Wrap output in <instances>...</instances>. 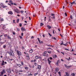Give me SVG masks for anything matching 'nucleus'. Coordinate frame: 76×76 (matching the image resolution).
Here are the masks:
<instances>
[{
  "mask_svg": "<svg viewBox=\"0 0 76 76\" xmlns=\"http://www.w3.org/2000/svg\"><path fill=\"white\" fill-rule=\"evenodd\" d=\"M18 54L19 56V58H20V56H22V53H21V52H20L19 51H18V50H17Z\"/></svg>",
  "mask_w": 76,
  "mask_h": 76,
  "instance_id": "obj_1",
  "label": "nucleus"
},
{
  "mask_svg": "<svg viewBox=\"0 0 76 76\" xmlns=\"http://www.w3.org/2000/svg\"><path fill=\"white\" fill-rule=\"evenodd\" d=\"M70 4H71L70 7H71L72 6H73V4H76V3H75V2L74 1L72 3H70Z\"/></svg>",
  "mask_w": 76,
  "mask_h": 76,
  "instance_id": "obj_2",
  "label": "nucleus"
},
{
  "mask_svg": "<svg viewBox=\"0 0 76 76\" xmlns=\"http://www.w3.org/2000/svg\"><path fill=\"white\" fill-rule=\"evenodd\" d=\"M1 7H2L3 8H6V7H7V6H4L3 5V4L2 3H1Z\"/></svg>",
  "mask_w": 76,
  "mask_h": 76,
  "instance_id": "obj_3",
  "label": "nucleus"
},
{
  "mask_svg": "<svg viewBox=\"0 0 76 76\" xmlns=\"http://www.w3.org/2000/svg\"><path fill=\"white\" fill-rule=\"evenodd\" d=\"M14 11L15 12H17V13H19V10H18L16 9H15Z\"/></svg>",
  "mask_w": 76,
  "mask_h": 76,
  "instance_id": "obj_4",
  "label": "nucleus"
},
{
  "mask_svg": "<svg viewBox=\"0 0 76 76\" xmlns=\"http://www.w3.org/2000/svg\"><path fill=\"white\" fill-rule=\"evenodd\" d=\"M7 71L9 73H11V70L10 69H7Z\"/></svg>",
  "mask_w": 76,
  "mask_h": 76,
  "instance_id": "obj_5",
  "label": "nucleus"
},
{
  "mask_svg": "<svg viewBox=\"0 0 76 76\" xmlns=\"http://www.w3.org/2000/svg\"><path fill=\"white\" fill-rule=\"evenodd\" d=\"M8 14H10V15H13V12H12L11 11H9L8 12Z\"/></svg>",
  "mask_w": 76,
  "mask_h": 76,
  "instance_id": "obj_6",
  "label": "nucleus"
},
{
  "mask_svg": "<svg viewBox=\"0 0 76 76\" xmlns=\"http://www.w3.org/2000/svg\"><path fill=\"white\" fill-rule=\"evenodd\" d=\"M21 31H26L25 28H23V27H21Z\"/></svg>",
  "mask_w": 76,
  "mask_h": 76,
  "instance_id": "obj_7",
  "label": "nucleus"
},
{
  "mask_svg": "<svg viewBox=\"0 0 76 76\" xmlns=\"http://www.w3.org/2000/svg\"><path fill=\"white\" fill-rule=\"evenodd\" d=\"M48 63L49 64H50V63H51V61H50V60H49V58H48Z\"/></svg>",
  "mask_w": 76,
  "mask_h": 76,
  "instance_id": "obj_8",
  "label": "nucleus"
},
{
  "mask_svg": "<svg viewBox=\"0 0 76 76\" xmlns=\"http://www.w3.org/2000/svg\"><path fill=\"white\" fill-rule=\"evenodd\" d=\"M14 53H13V52L12 51V53L10 56H14Z\"/></svg>",
  "mask_w": 76,
  "mask_h": 76,
  "instance_id": "obj_9",
  "label": "nucleus"
},
{
  "mask_svg": "<svg viewBox=\"0 0 76 76\" xmlns=\"http://www.w3.org/2000/svg\"><path fill=\"white\" fill-rule=\"evenodd\" d=\"M47 27L48 28V29H51V27L49 25L47 26Z\"/></svg>",
  "mask_w": 76,
  "mask_h": 76,
  "instance_id": "obj_10",
  "label": "nucleus"
},
{
  "mask_svg": "<svg viewBox=\"0 0 76 76\" xmlns=\"http://www.w3.org/2000/svg\"><path fill=\"white\" fill-rule=\"evenodd\" d=\"M4 61H3L2 63L1 64V66H3V65H4Z\"/></svg>",
  "mask_w": 76,
  "mask_h": 76,
  "instance_id": "obj_11",
  "label": "nucleus"
},
{
  "mask_svg": "<svg viewBox=\"0 0 76 76\" xmlns=\"http://www.w3.org/2000/svg\"><path fill=\"white\" fill-rule=\"evenodd\" d=\"M37 39H38V41H39V43H40V44H41V41L39 40V38H37Z\"/></svg>",
  "mask_w": 76,
  "mask_h": 76,
  "instance_id": "obj_12",
  "label": "nucleus"
},
{
  "mask_svg": "<svg viewBox=\"0 0 76 76\" xmlns=\"http://www.w3.org/2000/svg\"><path fill=\"white\" fill-rule=\"evenodd\" d=\"M26 57L27 59L28 60H29V56H27Z\"/></svg>",
  "mask_w": 76,
  "mask_h": 76,
  "instance_id": "obj_13",
  "label": "nucleus"
},
{
  "mask_svg": "<svg viewBox=\"0 0 76 76\" xmlns=\"http://www.w3.org/2000/svg\"><path fill=\"white\" fill-rule=\"evenodd\" d=\"M29 52L30 53H32L33 52V50L31 49V50H30Z\"/></svg>",
  "mask_w": 76,
  "mask_h": 76,
  "instance_id": "obj_14",
  "label": "nucleus"
},
{
  "mask_svg": "<svg viewBox=\"0 0 76 76\" xmlns=\"http://www.w3.org/2000/svg\"><path fill=\"white\" fill-rule=\"evenodd\" d=\"M2 72H3V73H6V71H5V70L4 69L3 70Z\"/></svg>",
  "mask_w": 76,
  "mask_h": 76,
  "instance_id": "obj_15",
  "label": "nucleus"
},
{
  "mask_svg": "<svg viewBox=\"0 0 76 76\" xmlns=\"http://www.w3.org/2000/svg\"><path fill=\"white\" fill-rule=\"evenodd\" d=\"M12 53V52H9V53H8L9 54H10V56H11V54Z\"/></svg>",
  "mask_w": 76,
  "mask_h": 76,
  "instance_id": "obj_16",
  "label": "nucleus"
},
{
  "mask_svg": "<svg viewBox=\"0 0 76 76\" xmlns=\"http://www.w3.org/2000/svg\"><path fill=\"white\" fill-rule=\"evenodd\" d=\"M44 25V24L42 23H40V26H42Z\"/></svg>",
  "mask_w": 76,
  "mask_h": 76,
  "instance_id": "obj_17",
  "label": "nucleus"
},
{
  "mask_svg": "<svg viewBox=\"0 0 76 76\" xmlns=\"http://www.w3.org/2000/svg\"><path fill=\"white\" fill-rule=\"evenodd\" d=\"M17 66H19V67H20V66H22V65H20V64H17Z\"/></svg>",
  "mask_w": 76,
  "mask_h": 76,
  "instance_id": "obj_18",
  "label": "nucleus"
},
{
  "mask_svg": "<svg viewBox=\"0 0 76 76\" xmlns=\"http://www.w3.org/2000/svg\"><path fill=\"white\" fill-rule=\"evenodd\" d=\"M17 31H20V29H19V28H17Z\"/></svg>",
  "mask_w": 76,
  "mask_h": 76,
  "instance_id": "obj_19",
  "label": "nucleus"
},
{
  "mask_svg": "<svg viewBox=\"0 0 76 76\" xmlns=\"http://www.w3.org/2000/svg\"><path fill=\"white\" fill-rule=\"evenodd\" d=\"M19 19H18L17 20V23H19Z\"/></svg>",
  "mask_w": 76,
  "mask_h": 76,
  "instance_id": "obj_20",
  "label": "nucleus"
},
{
  "mask_svg": "<svg viewBox=\"0 0 76 76\" xmlns=\"http://www.w3.org/2000/svg\"><path fill=\"white\" fill-rule=\"evenodd\" d=\"M60 61V60H58V61H57V63H56V65H57V66H58V61Z\"/></svg>",
  "mask_w": 76,
  "mask_h": 76,
  "instance_id": "obj_21",
  "label": "nucleus"
},
{
  "mask_svg": "<svg viewBox=\"0 0 76 76\" xmlns=\"http://www.w3.org/2000/svg\"><path fill=\"white\" fill-rule=\"evenodd\" d=\"M38 69H41V66L40 65H39L38 66Z\"/></svg>",
  "mask_w": 76,
  "mask_h": 76,
  "instance_id": "obj_22",
  "label": "nucleus"
},
{
  "mask_svg": "<svg viewBox=\"0 0 76 76\" xmlns=\"http://www.w3.org/2000/svg\"><path fill=\"white\" fill-rule=\"evenodd\" d=\"M22 24L21 23H20L19 26L20 27H22Z\"/></svg>",
  "mask_w": 76,
  "mask_h": 76,
  "instance_id": "obj_23",
  "label": "nucleus"
},
{
  "mask_svg": "<svg viewBox=\"0 0 76 76\" xmlns=\"http://www.w3.org/2000/svg\"><path fill=\"white\" fill-rule=\"evenodd\" d=\"M6 47V46L5 45H4V46H3V48H5Z\"/></svg>",
  "mask_w": 76,
  "mask_h": 76,
  "instance_id": "obj_24",
  "label": "nucleus"
},
{
  "mask_svg": "<svg viewBox=\"0 0 76 76\" xmlns=\"http://www.w3.org/2000/svg\"><path fill=\"white\" fill-rule=\"evenodd\" d=\"M35 59H38V56H36L35 57Z\"/></svg>",
  "mask_w": 76,
  "mask_h": 76,
  "instance_id": "obj_25",
  "label": "nucleus"
},
{
  "mask_svg": "<svg viewBox=\"0 0 76 76\" xmlns=\"http://www.w3.org/2000/svg\"><path fill=\"white\" fill-rule=\"evenodd\" d=\"M65 15L66 16H67V14L66 12H65Z\"/></svg>",
  "mask_w": 76,
  "mask_h": 76,
  "instance_id": "obj_26",
  "label": "nucleus"
},
{
  "mask_svg": "<svg viewBox=\"0 0 76 76\" xmlns=\"http://www.w3.org/2000/svg\"><path fill=\"white\" fill-rule=\"evenodd\" d=\"M70 18L71 19H73V18H72V15H71V16H70Z\"/></svg>",
  "mask_w": 76,
  "mask_h": 76,
  "instance_id": "obj_27",
  "label": "nucleus"
},
{
  "mask_svg": "<svg viewBox=\"0 0 76 76\" xmlns=\"http://www.w3.org/2000/svg\"><path fill=\"white\" fill-rule=\"evenodd\" d=\"M56 70V72H58V69H57H57Z\"/></svg>",
  "mask_w": 76,
  "mask_h": 76,
  "instance_id": "obj_28",
  "label": "nucleus"
},
{
  "mask_svg": "<svg viewBox=\"0 0 76 76\" xmlns=\"http://www.w3.org/2000/svg\"><path fill=\"white\" fill-rule=\"evenodd\" d=\"M49 22H51V19H50V18H49Z\"/></svg>",
  "mask_w": 76,
  "mask_h": 76,
  "instance_id": "obj_29",
  "label": "nucleus"
},
{
  "mask_svg": "<svg viewBox=\"0 0 76 76\" xmlns=\"http://www.w3.org/2000/svg\"><path fill=\"white\" fill-rule=\"evenodd\" d=\"M64 45H65V46H67V44H64Z\"/></svg>",
  "mask_w": 76,
  "mask_h": 76,
  "instance_id": "obj_30",
  "label": "nucleus"
},
{
  "mask_svg": "<svg viewBox=\"0 0 76 76\" xmlns=\"http://www.w3.org/2000/svg\"><path fill=\"white\" fill-rule=\"evenodd\" d=\"M1 75H3V74H4V73L3 72H1Z\"/></svg>",
  "mask_w": 76,
  "mask_h": 76,
  "instance_id": "obj_31",
  "label": "nucleus"
},
{
  "mask_svg": "<svg viewBox=\"0 0 76 76\" xmlns=\"http://www.w3.org/2000/svg\"><path fill=\"white\" fill-rule=\"evenodd\" d=\"M48 34L49 35H50V37H52V35H51V34H50V33H48Z\"/></svg>",
  "mask_w": 76,
  "mask_h": 76,
  "instance_id": "obj_32",
  "label": "nucleus"
},
{
  "mask_svg": "<svg viewBox=\"0 0 76 76\" xmlns=\"http://www.w3.org/2000/svg\"><path fill=\"white\" fill-rule=\"evenodd\" d=\"M51 16H54L55 15L54 14H53V13H52L51 14Z\"/></svg>",
  "mask_w": 76,
  "mask_h": 76,
  "instance_id": "obj_33",
  "label": "nucleus"
},
{
  "mask_svg": "<svg viewBox=\"0 0 76 76\" xmlns=\"http://www.w3.org/2000/svg\"><path fill=\"white\" fill-rule=\"evenodd\" d=\"M51 18H52V19H55V16H54L53 17H51Z\"/></svg>",
  "mask_w": 76,
  "mask_h": 76,
  "instance_id": "obj_34",
  "label": "nucleus"
},
{
  "mask_svg": "<svg viewBox=\"0 0 76 76\" xmlns=\"http://www.w3.org/2000/svg\"><path fill=\"white\" fill-rule=\"evenodd\" d=\"M65 67H67V68L68 67L66 64H65Z\"/></svg>",
  "mask_w": 76,
  "mask_h": 76,
  "instance_id": "obj_35",
  "label": "nucleus"
},
{
  "mask_svg": "<svg viewBox=\"0 0 76 76\" xmlns=\"http://www.w3.org/2000/svg\"><path fill=\"white\" fill-rule=\"evenodd\" d=\"M58 73L59 75L60 76H61V75L60 74V73H61L60 72H58Z\"/></svg>",
  "mask_w": 76,
  "mask_h": 76,
  "instance_id": "obj_36",
  "label": "nucleus"
},
{
  "mask_svg": "<svg viewBox=\"0 0 76 76\" xmlns=\"http://www.w3.org/2000/svg\"><path fill=\"white\" fill-rule=\"evenodd\" d=\"M65 50H66V51H69V50L65 48Z\"/></svg>",
  "mask_w": 76,
  "mask_h": 76,
  "instance_id": "obj_37",
  "label": "nucleus"
},
{
  "mask_svg": "<svg viewBox=\"0 0 76 76\" xmlns=\"http://www.w3.org/2000/svg\"><path fill=\"white\" fill-rule=\"evenodd\" d=\"M25 69H28V68L27 67H25Z\"/></svg>",
  "mask_w": 76,
  "mask_h": 76,
  "instance_id": "obj_38",
  "label": "nucleus"
},
{
  "mask_svg": "<svg viewBox=\"0 0 76 76\" xmlns=\"http://www.w3.org/2000/svg\"><path fill=\"white\" fill-rule=\"evenodd\" d=\"M48 49H51V50H53V49H51L50 48H47V50H48Z\"/></svg>",
  "mask_w": 76,
  "mask_h": 76,
  "instance_id": "obj_39",
  "label": "nucleus"
},
{
  "mask_svg": "<svg viewBox=\"0 0 76 76\" xmlns=\"http://www.w3.org/2000/svg\"><path fill=\"white\" fill-rule=\"evenodd\" d=\"M8 38V39H10V37H9V36H7Z\"/></svg>",
  "mask_w": 76,
  "mask_h": 76,
  "instance_id": "obj_40",
  "label": "nucleus"
},
{
  "mask_svg": "<svg viewBox=\"0 0 76 76\" xmlns=\"http://www.w3.org/2000/svg\"><path fill=\"white\" fill-rule=\"evenodd\" d=\"M21 64L22 65H23V62L21 61Z\"/></svg>",
  "mask_w": 76,
  "mask_h": 76,
  "instance_id": "obj_41",
  "label": "nucleus"
},
{
  "mask_svg": "<svg viewBox=\"0 0 76 76\" xmlns=\"http://www.w3.org/2000/svg\"><path fill=\"white\" fill-rule=\"evenodd\" d=\"M31 75H32V74H31V73L30 72V74H28V76H31Z\"/></svg>",
  "mask_w": 76,
  "mask_h": 76,
  "instance_id": "obj_42",
  "label": "nucleus"
},
{
  "mask_svg": "<svg viewBox=\"0 0 76 76\" xmlns=\"http://www.w3.org/2000/svg\"><path fill=\"white\" fill-rule=\"evenodd\" d=\"M9 3H12V1L11 0H10V1H9Z\"/></svg>",
  "mask_w": 76,
  "mask_h": 76,
  "instance_id": "obj_43",
  "label": "nucleus"
},
{
  "mask_svg": "<svg viewBox=\"0 0 76 76\" xmlns=\"http://www.w3.org/2000/svg\"><path fill=\"white\" fill-rule=\"evenodd\" d=\"M12 34H13V35H15V33L13 31Z\"/></svg>",
  "mask_w": 76,
  "mask_h": 76,
  "instance_id": "obj_44",
  "label": "nucleus"
},
{
  "mask_svg": "<svg viewBox=\"0 0 76 76\" xmlns=\"http://www.w3.org/2000/svg\"><path fill=\"white\" fill-rule=\"evenodd\" d=\"M3 18L1 19V22H2V21H3Z\"/></svg>",
  "mask_w": 76,
  "mask_h": 76,
  "instance_id": "obj_45",
  "label": "nucleus"
},
{
  "mask_svg": "<svg viewBox=\"0 0 76 76\" xmlns=\"http://www.w3.org/2000/svg\"><path fill=\"white\" fill-rule=\"evenodd\" d=\"M19 37L21 39H22V36H20Z\"/></svg>",
  "mask_w": 76,
  "mask_h": 76,
  "instance_id": "obj_46",
  "label": "nucleus"
},
{
  "mask_svg": "<svg viewBox=\"0 0 76 76\" xmlns=\"http://www.w3.org/2000/svg\"><path fill=\"white\" fill-rule=\"evenodd\" d=\"M60 45H64V44L63 43H61Z\"/></svg>",
  "mask_w": 76,
  "mask_h": 76,
  "instance_id": "obj_47",
  "label": "nucleus"
},
{
  "mask_svg": "<svg viewBox=\"0 0 76 76\" xmlns=\"http://www.w3.org/2000/svg\"><path fill=\"white\" fill-rule=\"evenodd\" d=\"M72 76H74V75H75L73 73H72Z\"/></svg>",
  "mask_w": 76,
  "mask_h": 76,
  "instance_id": "obj_48",
  "label": "nucleus"
},
{
  "mask_svg": "<svg viewBox=\"0 0 76 76\" xmlns=\"http://www.w3.org/2000/svg\"><path fill=\"white\" fill-rule=\"evenodd\" d=\"M19 72H23V71H22V70H20L19 71Z\"/></svg>",
  "mask_w": 76,
  "mask_h": 76,
  "instance_id": "obj_49",
  "label": "nucleus"
},
{
  "mask_svg": "<svg viewBox=\"0 0 76 76\" xmlns=\"http://www.w3.org/2000/svg\"><path fill=\"white\" fill-rule=\"evenodd\" d=\"M46 53H47V52L46 51H45L44 52V54H46Z\"/></svg>",
  "mask_w": 76,
  "mask_h": 76,
  "instance_id": "obj_50",
  "label": "nucleus"
},
{
  "mask_svg": "<svg viewBox=\"0 0 76 76\" xmlns=\"http://www.w3.org/2000/svg\"><path fill=\"white\" fill-rule=\"evenodd\" d=\"M7 34H5L4 35V37H7Z\"/></svg>",
  "mask_w": 76,
  "mask_h": 76,
  "instance_id": "obj_51",
  "label": "nucleus"
},
{
  "mask_svg": "<svg viewBox=\"0 0 76 76\" xmlns=\"http://www.w3.org/2000/svg\"><path fill=\"white\" fill-rule=\"evenodd\" d=\"M38 75V73H36L34 74L35 76H36V75Z\"/></svg>",
  "mask_w": 76,
  "mask_h": 76,
  "instance_id": "obj_52",
  "label": "nucleus"
},
{
  "mask_svg": "<svg viewBox=\"0 0 76 76\" xmlns=\"http://www.w3.org/2000/svg\"><path fill=\"white\" fill-rule=\"evenodd\" d=\"M50 60H52L53 59V58H52L51 57H50Z\"/></svg>",
  "mask_w": 76,
  "mask_h": 76,
  "instance_id": "obj_53",
  "label": "nucleus"
},
{
  "mask_svg": "<svg viewBox=\"0 0 76 76\" xmlns=\"http://www.w3.org/2000/svg\"><path fill=\"white\" fill-rule=\"evenodd\" d=\"M21 12L22 13H23V10L21 11Z\"/></svg>",
  "mask_w": 76,
  "mask_h": 76,
  "instance_id": "obj_54",
  "label": "nucleus"
},
{
  "mask_svg": "<svg viewBox=\"0 0 76 76\" xmlns=\"http://www.w3.org/2000/svg\"><path fill=\"white\" fill-rule=\"evenodd\" d=\"M55 56L56 58V57H57V56L56 55H55Z\"/></svg>",
  "mask_w": 76,
  "mask_h": 76,
  "instance_id": "obj_55",
  "label": "nucleus"
},
{
  "mask_svg": "<svg viewBox=\"0 0 76 76\" xmlns=\"http://www.w3.org/2000/svg\"><path fill=\"white\" fill-rule=\"evenodd\" d=\"M47 46H48L49 47H51V45H47Z\"/></svg>",
  "mask_w": 76,
  "mask_h": 76,
  "instance_id": "obj_56",
  "label": "nucleus"
},
{
  "mask_svg": "<svg viewBox=\"0 0 76 76\" xmlns=\"http://www.w3.org/2000/svg\"><path fill=\"white\" fill-rule=\"evenodd\" d=\"M53 39H55V40H56V38L55 37H53Z\"/></svg>",
  "mask_w": 76,
  "mask_h": 76,
  "instance_id": "obj_57",
  "label": "nucleus"
},
{
  "mask_svg": "<svg viewBox=\"0 0 76 76\" xmlns=\"http://www.w3.org/2000/svg\"><path fill=\"white\" fill-rule=\"evenodd\" d=\"M53 57L54 58H55V56L54 55L53 56Z\"/></svg>",
  "mask_w": 76,
  "mask_h": 76,
  "instance_id": "obj_58",
  "label": "nucleus"
},
{
  "mask_svg": "<svg viewBox=\"0 0 76 76\" xmlns=\"http://www.w3.org/2000/svg\"><path fill=\"white\" fill-rule=\"evenodd\" d=\"M33 61H34V62H35V61H36V59H34Z\"/></svg>",
  "mask_w": 76,
  "mask_h": 76,
  "instance_id": "obj_59",
  "label": "nucleus"
},
{
  "mask_svg": "<svg viewBox=\"0 0 76 76\" xmlns=\"http://www.w3.org/2000/svg\"><path fill=\"white\" fill-rule=\"evenodd\" d=\"M29 20H31V17H29Z\"/></svg>",
  "mask_w": 76,
  "mask_h": 76,
  "instance_id": "obj_60",
  "label": "nucleus"
},
{
  "mask_svg": "<svg viewBox=\"0 0 76 76\" xmlns=\"http://www.w3.org/2000/svg\"><path fill=\"white\" fill-rule=\"evenodd\" d=\"M61 53H62V54H63L64 55V53L62 52H61Z\"/></svg>",
  "mask_w": 76,
  "mask_h": 76,
  "instance_id": "obj_61",
  "label": "nucleus"
},
{
  "mask_svg": "<svg viewBox=\"0 0 76 76\" xmlns=\"http://www.w3.org/2000/svg\"><path fill=\"white\" fill-rule=\"evenodd\" d=\"M43 56H45V53H44L43 54Z\"/></svg>",
  "mask_w": 76,
  "mask_h": 76,
  "instance_id": "obj_62",
  "label": "nucleus"
},
{
  "mask_svg": "<svg viewBox=\"0 0 76 76\" xmlns=\"http://www.w3.org/2000/svg\"><path fill=\"white\" fill-rule=\"evenodd\" d=\"M48 53H51V51H50V52L48 51Z\"/></svg>",
  "mask_w": 76,
  "mask_h": 76,
  "instance_id": "obj_63",
  "label": "nucleus"
},
{
  "mask_svg": "<svg viewBox=\"0 0 76 76\" xmlns=\"http://www.w3.org/2000/svg\"><path fill=\"white\" fill-rule=\"evenodd\" d=\"M14 5H16L17 4H16V3H14Z\"/></svg>",
  "mask_w": 76,
  "mask_h": 76,
  "instance_id": "obj_64",
  "label": "nucleus"
}]
</instances>
